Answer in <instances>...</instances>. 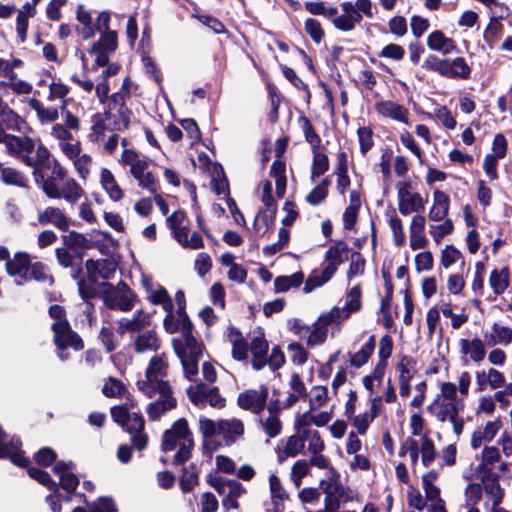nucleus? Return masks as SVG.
Wrapping results in <instances>:
<instances>
[{
	"label": "nucleus",
	"mask_w": 512,
	"mask_h": 512,
	"mask_svg": "<svg viewBox=\"0 0 512 512\" xmlns=\"http://www.w3.org/2000/svg\"><path fill=\"white\" fill-rule=\"evenodd\" d=\"M501 458L500 451L495 446H485L481 452V462L477 467L478 473H490L493 466Z\"/></svg>",
	"instance_id": "nucleus-46"
},
{
	"label": "nucleus",
	"mask_w": 512,
	"mask_h": 512,
	"mask_svg": "<svg viewBox=\"0 0 512 512\" xmlns=\"http://www.w3.org/2000/svg\"><path fill=\"white\" fill-rule=\"evenodd\" d=\"M312 153L311 179L314 181L329 169V158L326 154L320 152L319 148L312 150Z\"/></svg>",
	"instance_id": "nucleus-55"
},
{
	"label": "nucleus",
	"mask_w": 512,
	"mask_h": 512,
	"mask_svg": "<svg viewBox=\"0 0 512 512\" xmlns=\"http://www.w3.org/2000/svg\"><path fill=\"white\" fill-rule=\"evenodd\" d=\"M118 37L116 31L110 30L102 32L101 37L92 45V51L103 50L112 53L116 50Z\"/></svg>",
	"instance_id": "nucleus-54"
},
{
	"label": "nucleus",
	"mask_w": 512,
	"mask_h": 512,
	"mask_svg": "<svg viewBox=\"0 0 512 512\" xmlns=\"http://www.w3.org/2000/svg\"><path fill=\"white\" fill-rule=\"evenodd\" d=\"M387 223L392 232L393 243L396 247H401L406 242V235L402 220L398 217L394 209H390L385 213Z\"/></svg>",
	"instance_id": "nucleus-41"
},
{
	"label": "nucleus",
	"mask_w": 512,
	"mask_h": 512,
	"mask_svg": "<svg viewBox=\"0 0 512 512\" xmlns=\"http://www.w3.org/2000/svg\"><path fill=\"white\" fill-rule=\"evenodd\" d=\"M304 280L302 272H295L289 276H278L274 280L275 291L278 293L286 292L291 288L299 287Z\"/></svg>",
	"instance_id": "nucleus-51"
},
{
	"label": "nucleus",
	"mask_w": 512,
	"mask_h": 512,
	"mask_svg": "<svg viewBox=\"0 0 512 512\" xmlns=\"http://www.w3.org/2000/svg\"><path fill=\"white\" fill-rule=\"evenodd\" d=\"M158 398L148 404L146 412L150 420H158L167 411L173 409L177 405V400L172 395V388L169 392H156Z\"/></svg>",
	"instance_id": "nucleus-21"
},
{
	"label": "nucleus",
	"mask_w": 512,
	"mask_h": 512,
	"mask_svg": "<svg viewBox=\"0 0 512 512\" xmlns=\"http://www.w3.org/2000/svg\"><path fill=\"white\" fill-rule=\"evenodd\" d=\"M445 66L444 77L468 79L471 74L470 66L462 57H457L453 60L447 59Z\"/></svg>",
	"instance_id": "nucleus-42"
},
{
	"label": "nucleus",
	"mask_w": 512,
	"mask_h": 512,
	"mask_svg": "<svg viewBox=\"0 0 512 512\" xmlns=\"http://www.w3.org/2000/svg\"><path fill=\"white\" fill-rule=\"evenodd\" d=\"M9 154L17 156L23 163L32 168L46 166L51 156L49 150L39 144L35 149V143L30 137L9 135L4 143Z\"/></svg>",
	"instance_id": "nucleus-2"
},
{
	"label": "nucleus",
	"mask_w": 512,
	"mask_h": 512,
	"mask_svg": "<svg viewBox=\"0 0 512 512\" xmlns=\"http://www.w3.org/2000/svg\"><path fill=\"white\" fill-rule=\"evenodd\" d=\"M375 109L383 117H387L395 121L408 124V109L394 101H379L375 104Z\"/></svg>",
	"instance_id": "nucleus-27"
},
{
	"label": "nucleus",
	"mask_w": 512,
	"mask_h": 512,
	"mask_svg": "<svg viewBox=\"0 0 512 512\" xmlns=\"http://www.w3.org/2000/svg\"><path fill=\"white\" fill-rule=\"evenodd\" d=\"M175 353L180 359L200 358L202 356V344L191 334V331L172 339Z\"/></svg>",
	"instance_id": "nucleus-15"
},
{
	"label": "nucleus",
	"mask_w": 512,
	"mask_h": 512,
	"mask_svg": "<svg viewBox=\"0 0 512 512\" xmlns=\"http://www.w3.org/2000/svg\"><path fill=\"white\" fill-rule=\"evenodd\" d=\"M199 431L205 444H207V440L220 436L226 445H232L244 435L245 425L241 419L236 417L214 421L202 416L199 419Z\"/></svg>",
	"instance_id": "nucleus-3"
},
{
	"label": "nucleus",
	"mask_w": 512,
	"mask_h": 512,
	"mask_svg": "<svg viewBox=\"0 0 512 512\" xmlns=\"http://www.w3.org/2000/svg\"><path fill=\"white\" fill-rule=\"evenodd\" d=\"M329 400L328 389L326 386H314L309 393V408L318 411L326 405Z\"/></svg>",
	"instance_id": "nucleus-58"
},
{
	"label": "nucleus",
	"mask_w": 512,
	"mask_h": 512,
	"mask_svg": "<svg viewBox=\"0 0 512 512\" xmlns=\"http://www.w3.org/2000/svg\"><path fill=\"white\" fill-rule=\"evenodd\" d=\"M406 454L409 455L413 467L417 465L419 458H421L423 466L428 467L436 460L438 451L430 436L422 435L419 439L408 437L403 441L399 455Z\"/></svg>",
	"instance_id": "nucleus-6"
},
{
	"label": "nucleus",
	"mask_w": 512,
	"mask_h": 512,
	"mask_svg": "<svg viewBox=\"0 0 512 512\" xmlns=\"http://www.w3.org/2000/svg\"><path fill=\"white\" fill-rule=\"evenodd\" d=\"M252 354V367L255 370L262 369L267 364L268 342L261 334L252 338L250 344Z\"/></svg>",
	"instance_id": "nucleus-31"
},
{
	"label": "nucleus",
	"mask_w": 512,
	"mask_h": 512,
	"mask_svg": "<svg viewBox=\"0 0 512 512\" xmlns=\"http://www.w3.org/2000/svg\"><path fill=\"white\" fill-rule=\"evenodd\" d=\"M7 440V435L0 428V458L8 457L13 464L21 467L26 466L29 461L20 451V440L16 437H12L8 443Z\"/></svg>",
	"instance_id": "nucleus-18"
},
{
	"label": "nucleus",
	"mask_w": 512,
	"mask_h": 512,
	"mask_svg": "<svg viewBox=\"0 0 512 512\" xmlns=\"http://www.w3.org/2000/svg\"><path fill=\"white\" fill-rule=\"evenodd\" d=\"M73 166L75 170L77 171L79 177L82 180H86L88 175L90 174L92 165H93V159L91 155L86 153H79L78 156H76L73 160Z\"/></svg>",
	"instance_id": "nucleus-63"
},
{
	"label": "nucleus",
	"mask_w": 512,
	"mask_h": 512,
	"mask_svg": "<svg viewBox=\"0 0 512 512\" xmlns=\"http://www.w3.org/2000/svg\"><path fill=\"white\" fill-rule=\"evenodd\" d=\"M100 183L112 201L117 202L123 198V190L120 188L113 173L109 169H101Z\"/></svg>",
	"instance_id": "nucleus-38"
},
{
	"label": "nucleus",
	"mask_w": 512,
	"mask_h": 512,
	"mask_svg": "<svg viewBox=\"0 0 512 512\" xmlns=\"http://www.w3.org/2000/svg\"><path fill=\"white\" fill-rule=\"evenodd\" d=\"M137 353L156 351L159 348V339L154 331H145L138 334L134 340Z\"/></svg>",
	"instance_id": "nucleus-45"
},
{
	"label": "nucleus",
	"mask_w": 512,
	"mask_h": 512,
	"mask_svg": "<svg viewBox=\"0 0 512 512\" xmlns=\"http://www.w3.org/2000/svg\"><path fill=\"white\" fill-rule=\"evenodd\" d=\"M36 9L30 5H23L18 11L16 18V33L20 43H24L27 38L29 19L34 17Z\"/></svg>",
	"instance_id": "nucleus-44"
},
{
	"label": "nucleus",
	"mask_w": 512,
	"mask_h": 512,
	"mask_svg": "<svg viewBox=\"0 0 512 512\" xmlns=\"http://www.w3.org/2000/svg\"><path fill=\"white\" fill-rule=\"evenodd\" d=\"M150 317L143 311H137L131 319L123 318L119 321V332H138L149 325Z\"/></svg>",
	"instance_id": "nucleus-40"
},
{
	"label": "nucleus",
	"mask_w": 512,
	"mask_h": 512,
	"mask_svg": "<svg viewBox=\"0 0 512 512\" xmlns=\"http://www.w3.org/2000/svg\"><path fill=\"white\" fill-rule=\"evenodd\" d=\"M449 208V196L441 190H435L433 192V203L428 212V219L432 222H441L448 219Z\"/></svg>",
	"instance_id": "nucleus-26"
},
{
	"label": "nucleus",
	"mask_w": 512,
	"mask_h": 512,
	"mask_svg": "<svg viewBox=\"0 0 512 512\" xmlns=\"http://www.w3.org/2000/svg\"><path fill=\"white\" fill-rule=\"evenodd\" d=\"M150 162L148 157L133 149H125L120 158V163L129 167L130 175L137 181L140 188L156 193L158 185L154 175L149 171Z\"/></svg>",
	"instance_id": "nucleus-5"
},
{
	"label": "nucleus",
	"mask_w": 512,
	"mask_h": 512,
	"mask_svg": "<svg viewBox=\"0 0 512 512\" xmlns=\"http://www.w3.org/2000/svg\"><path fill=\"white\" fill-rule=\"evenodd\" d=\"M53 470L59 476L61 487L67 492L74 491L79 485V479L73 473V463L71 461L57 462Z\"/></svg>",
	"instance_id": "nucleus-30"
},
{
	"label": "nucleus",
	"mask_w": 512,
	"mask_h": 512,
	"mask_svg": "<svg viewBox=\"0 0 512 512\" xmlns=\"http://www.w3.org/2000/svg\"><path fill=\"white\" fill-rule=\"evenodd\" d=\"M454 231V223L451 219H444L441 222H434L429 225V235L436 244H440L444 237L451 235Z\"/></svg>",
	"instance_id": "nucleus-50"
},
{
	"label": "nucleus",
	"mask_w": 512,
	"mask_h": 512,
	"mask_svg": "<svg viewBox=\"0 0 512 512\" xmlns=\"http://www.w3.org/2000/svg\"><path fill=\"white\" fill-rule=\"evenodd\" d=\"M211 486L218 492V494L225 498L241 497L245 492V488L236 480H227L216 478L211 481Z\"/></svg>",
	"instance_id": "nucleus-33"
},
{
	"label": "nucleus",
	"mask_w": 512,
	"mask_h": 512,
	"mask_svg": "<svg viewBox=\"0 0 512 512\" xmlns=\"http://www.w3.org/2000/svg\"><path fill=\"white\" fill-rule=\"evenodd\" d=\"M375 336L371 335L367 342L350 358V364L355 368H360L365 365L375 349Z\"/></svg>",
	"instance_id": "nucleus-48"
},
{
	"label": "nucleus",
	"mask_w": 512,
	"mask_h": 512,
	"mask_svg": "<svg viewBox=\"0 0 512 512\" xmlns=\"http://www.w3.org/2000/svg\"><path fill=\"white\" fill-rule=\"evenodd\" d=\"M168 371V361L165 355L153 356L145 370L144 379L137 381V388L149 398L156 396V392H169L170 384L164 378Z\"/></svg>",
	"instance_id": "nucleus-4"
},
{
	"label": "nucleus",
	"mask_w": 512,
	"mask_h": 512,
	"mask_svg": "<svg viewBox=\"0 0 512 512\" xmlns=\"http://www.w3.org/2000/svg\"><path fill=\"white\" fill-rule=\"evenodd\" d=\"M305 449L303 440L300 434H294L281 441V446L278 450V458L282 461L290 457H296Z\"/></svg>",
	"instance_id": "nucleus-36"
},
{
	"label": "nucleus",
	"mask_w": 512,
	"mask_h": 512,
	"mask_svg": "<svg viewBox=\"0 0 512 512\" xmlns=\"http://www.w3.org/2000/svg\"><path fill=\"white\" fill-rule=\"evenodd\" d=\"M484 340L488 345H504L512 343V328L495 322L490 332L484 334Z\"/></svg>",
	"instance_id": "nucleus-34"
},
{
	"label": "nucleus",
	"mask_w": 512,
	"mask_h": 512,
	"mask_svg": "<svg viewBox=\"0 0 512 512\" xmlns=\"http://www.w3.org/2000/svg\"><path fill=\"white\" fill-rule=\"evenodd\" d=\"M330 181L327 178L321 180V182L315 186L309 194L306 196V202L312 206H317L322 203L327 195Z\"/></svg>",
	"instance_id": "nucleus-57"
},
{
	"label": "nucleus",
	"mask_w": 512,
	"mask_h": 512,
	"mask_svg": "<svg viewBox=\"0 0 512 512\" xmlns=\"http://www.w3.org/2000/svg\"><path fill=\"white\" fill-rule=\"evenodd\" d=\"M345 303L342 307L334 306L328 313L330 320H334L337 324L343 323L349 319L354 313L362 309V288L360 284H356L349 288L344 295Z\"/></svg>",
	"instance_id": "nucleus-8"
},
{
	"label": "nucleus",
	"mask_w": 512,
	"mask_h": 512,
	"mask_svg": "<svg viewBox=\"0 0 512 512\" xmlns=\"http://www.w3.org/2000/svg\"><path fill=\"white\" fill-rule=\"evenodd\" d=\"M227 338L232 345V356L235 360L243 361L248 356V346L242 334L234 327L228 329Z\"/></svg>",
	"instance_id": "nucleus-39"
},
{
	"label": "nucleus",
	"mask_w": 512,
	"mask_h": 512,
	"mask_svg": "<svg viewBox=\"0 0 512 512\" xmlns=\"http://www.w3.org/2000/svg\"><path fill=\"white\" fill-rule=\"evenodd\" d=\"M30 258L27 253H16L12 259L6 262V271L13 277L17 285L24 284L28 279Z\"/></svg>",
	"instance_id": "nucleus-19"
},
{
	"label": "nucleus",
	"mask_w": 512,
	"mask_h": 512,
	"mask_svg": "<svg viewBox=\"0 0 512 512\" xmlns=\"http://www.w3.org/2000/svg\"><path fill=\"white\" fill-rule=\"evenodd\" d=\"M459 351L465 360H471L479 363L486 356L485 343L482 339L475 337L472 339L462 338L458 342Z\"/></svg>",
	"instance_id": "nucleus-25"
},
{
	"label": "nucleus",
	"mask_w": 512,
	"mask_h": 512,
	"mask_svg": "<svg viewBox=\"0 0 512 512\" xmlns=\"http://www.w3.org/2000/svg\"><path fill=\"white\" fill-rule=\"evenodd\" d=\"M167 315L164 318V328L166 332L174 334L180 332L184 335L191 331L192 323L185 312V307L180 306L176 311L167 310Z\"/></svg>",
	"instance_id": "nucleus-16"
},
{
	"label": "nucleus",
	"mask_w": 512,
	"mask_h": 512,
	"mask_svg": "<svg viewBox=\"0 0 512 512\" xmlns=\"http://www.w3.org/2000/svg\"><path fill=\"white\" fill-rule=\"evenodd\" d=\"M337 324L336 321L330 320L329 313H322L318 319L310 326V330L306 337V345L309 348L323 345L328 336V326Z\"/></svg>",
	"instance_id": "nucleus-17"
},
{
	"label": "nucleus",
	"mask_w": 512,
	"mask_h": 512,
	"mask_svg": "<svg viewBox=\"0 0 512 512\" xmlns=\"http://www.w3.org/2000/svg\"><path fill=\"white\" fill-rule=\"evenodd\" d=\"M29 106L36 112L37 118L42 125L54 123L59 119V111L56 107H46L36 98L29 99Z\"/></svg>",
	"instance_id": "nucleus-43"
},
{
	"label": "nucleus",
	"mask_w": 512,
	"mask_h": 512,
	"mask_svg": "<svg viewBox=\"0 0 512 512\" xmlns=\"http://www.w3.org/2000/svg\"><path fill=\"white\" fill-rule=\"evenodd\" d=\"M415 363L413 358L403 356L396 365V371L399 373V393L402 397H407L410 394V381L416 373Z\"/></svg>",
	"instance_id": "nucleus-23"
},
{
	"label": "nucleus",
	"mask_w": 512,
	"mask_h": 512,
	"mask_svg": "<svg viewBox=\"0 0 512 512\" xmlns=\"http://www.w3.org/2000/svg\"><path fill=\"white\" fill-rule=\"evenodd\" d=\"M298 121L301 125L304 138L311 145V149L315 150L316 148H319L321 138L316 133L311 121L305 116H301Z\"/></svg>",
	"instance_id": "nucleus-61"
},
{
	"label": "nucleus",
	"mask_w": 512,
	"mask_h": 512,
	"mask_svg": "<svg viewBox=\"0 0 512 512\" xmlns=\"http://www.w3.org/2000/svg\"><path fill=\"white\" fill-rule=\"evenodd\" d=\"M280 410L270 405L267 412L259 414L258 423L261 430L269 438H275L282 433V422L279 417Z\"/></svg>",
	"instance_id": "nucleus-20"
},
{
	"label": "nucleus",
	"mask_w": 512,
	"mask_h": 512,
	"mask_svg": "<svg viewBox=\"0 0 512 512\" xmlns=\"http://www.w3.org/2000/svg\"><path fill=\"white\" fill-rule=\"evenodd\" d=\"M489 285L495 294H502L509 285L508 269L504 268L500 271L497 269L493 270L489 277Z\"/></svg>",
	"instance_id": "nucleus-52"
},
{
	"label": "nucleus",
	"mask_w": 512,
	"mask_h": 512,
	"mask_svg": "<svg viewBox=\"0 0 512 512\" xmlns=\"http://www.w3.org/2000/svg\"><path fill=\"white\" fill-rule=\"evenodd\" d=\"M303 444L307 443V450L309 453L323 452L325 449V443L321 437V434L317 430L307 431L301 434Z\"/></svg>",
	"instance_id": "nucleus-60"
},
{
	"label": "nucleus",
	"mask_w": 512,
	"mask_h": 512,
	"mask_svg": "<svg viewBox=\"0 0 512 512\" xmlns=\"http://www.w3.org/2000/svg\"><path fill=\"white\" fill-rule=\"evenodd\" d=\"M1 180L7 185L18 187H25L28 181L24 174L11 167L2 168Z\"/></svg>",
	"instance_id": "nucleus-62"
},
{
	"label": "nucleus",
	"mask_w": 512,
	"mask_h": 512,
	"mask_svg": "<svg viewBox=\"0 0 512 512\" xmlns=\"http://www.w3.org/2000/svg\"><path fill=\"white\" fill-rule=\"evenodd\" d=\"M51 329L54 343L58 349L72 348L76 351L83 349L82 339L72 330L68 321L53 322Z\"/></svg>",
	"instance_id": "nucleus-10"
},
{
	"label": "nucleus",
	"mask_w": 512,
	"mask_h": 512,
	"mask_svg": "<svg viewBox=\"0 0 512 512\" xmlns=\"http://www.w3.org/2000/svg\"><path fill=\"white\" fill-rule=\"evenodd\" d=\"M439 474L435 470H430L422 476V488L427 501L440 497V488L436 485Z\"/></svg>",
	"instance_id": "nucleus-49"
},
{
	"label": "nucleus",
	"mask_w": 512,
	"mask_h": 512,
	"mask_svg": "<svg viewBox=\"0 0 512 512\" xmlns=\"http://www.w3.org/2000/svg\"><path fill=\"white\" fill-rule=\"evenodd\" d=\"M194 447L192 433L188 427V422L184 418L178 419L172 427L166 430L162 436V449L172 451L178 448L174 455V464L185 463L191 457V451Z\"/></svg>",
	"instance_id": "nucleus-1"
},
{
	"label": "nucleus",
	"mask_w": 512,
	"mask_h": 512,
	"mask_svg": "<svg viewBox=\"0 0 512 512\" xmlns=\"http://www.w3.org/2000/svg\"><path fill=\"white\" fill-rule=\"evenodd\" d=\"M455 406L464 408V401L458 397L457 386L453 382H443L440 385V394L430 406Z\"/></svg>",
	"instance_id": "nucleus-28"
},
{
	"label": "nucleus",
	"mask_w": 512,
	"mask_h": 512,
	"mask_svg": "<svg viewBox=\"0 0 512 512\" xmlns=\"http://www.w3.org/2000/svg\"><path fill=\"white\" fill-rule=\"evenodd\" d=\"M321 487L325 493V506L328 510H336L341 502L348 500V494L344 486L338 482V475L331 474L328 480L322 481Z\"/></svg>",
	"instance_id": "nucleus-13"
},
{
	"label": "nucleus",
	"mask_w": 512,
	"mask_h": 512,
	"mask_svg": "<svg viewBox=\"0 0 512 512\" xmlns=\"http://www.w3.org/2000/svg\"><path fill=\"white\" fill-rule=\"evenodd\" d=\"M398 210L403 216L411 213H421L425 208L423 197L412 190L410 181H400L396 184Z\"/></svg>",
	"instance_id": "nucleus-9"
},
{
	"label": "nucleus",
	"mask_w": 512,
	"mask_h": 512,
	"mask_svg": "<svg viewBox=\"0 0 512 512\" xmlns=\"http://www.w3.org/2000/svg\"><path fill=\"white\" fill-rule=\"evenodd\" d=\"M210 387L199 383L187 388L186 392L189 400L196 406L204 407L207 404V395Z\"/></svg>",
	"instance_id": "nucleus-59"
},
{
	"label": "nucleus",
	"mask_w": 512,
	"mask_h": 512,
	"mask_svg": "<svg viewBox=\"0 0 512 512\" xmlns=\"http://www.w3.org/2000/svg\"><path fill=\"white\" fill-rule=\"evenodd\" d=\"M269 487H270L272 502H273L275 508H274V511L267 509V512H283L280 502L285 498L286 494L281 485L279 478L274 474L270 475V477H269Z\"/></svg>",
	"instance_id": "nucleus-53"
},
{
	"label": "nucleus",
	"mask_w": 512,
	"mask_h": 512,
	"mask_svg": "<svg viewBox=\"0 0 512 512\" xmlns=\"http://www.w3.org/2000/svg\"><path fill=\"white\" fill-rule=\"evenodd\" d=\"M482 490L489 495L493 506H498L503 499V490L500 487L498 477L493 473H482Z\"/></svg>",
	"instance_id": "nucleus-37"
},
{
	"label": "nucleus",
	"mask_w": 512,
	"mask_h": 512,
	"mask_svg": "<svg viewBox=\"0 0 512 512\" xmlns=\"http://www.w3.org/2000/svg\"><path fill=\"white\" fill-rule=\"evenodd\" d=\"M326 268L322 267L320 270H313L305 281L303 291L305 293H311L315 289L322 287L324 284L330 281L334 273L326 274Z\"/></svg>",
	"instance_id": "nucleus-47"
},
{
	"label": "nucleus",
	"mask_w": 512,
	"mask_h": 512,
	"mask_svg": "<svg viewBox=\"0 0 512 512\" xmlns=\"http://www.w3.org/2000/svg\"><path fill=\"white\" fill-rule=\"evenodd\" d=\"M134 300V294L124 283L104 294V302L108 308L123 312L130 311L134 307Z\"/></svg>",
	"instance_id": "nucleus-12"
},
{
	"label": "nucleus",
	"mask_w": 512,
	"mask_h": 512,
	"mask_svg": "<svg viewBox=\"0 0 512 512\" xmlns=\"http://www.w3.org/2000/svg\"><path fill=\"white\" fill-rule=\"evenodd\" d=\"M464 408L455 406H429L430 412L436 417L437 421L441 423L448 422L452 426L453 433L457 438L463 433L465 421L461 412Z\"/></svg>",
	"instance_id": "nucleus-11"
},
{
	"label": "nucleus",
	"mask_w": 512,
	"mask_h": 512,
	"mask_svg": "<svg viewBox=\"0 0 512 512\" xmlns=\"http://www.w3.org/2000/svg\"><path fill=\"white\" fill-rule=\"evenodd\" d=\"M268 388L261 385L258 389H249L239 394L238 405L244 409L260 414L266 406Z\"/></svg>",
	"instance_id": "nucleus-14"
},
{
	"label": "nucleus",
	"mask_w": 512,
	"mask_h": 512,
	"mask_svg": "<svg viewBox=\"0 0 512 512\" xmlns=\"http://www.w3.org/2000/svg\"><path fill=\"white\" fill-rule=\"evenodd\" d=\"M348 246L344 242H338L331 246L325 253L322 267L326 268V274L336 273L338 266L343 262V254L347 253Z\"/></svg>",
	"instance_id": "nucleus-32"
},
{
	"label": "nucleus",
	"mask_w": 512,
	"mask_h": 512,
	"mask_svg": "<svg viewBox=\"0 0 512 512\" xmlns=\"http://www.w3.org/2000/svg\"><path fill=\"white\" fill-rule=\"evenodd\" d=\"M41 189L48 198H63L70 205H75L84 195V189L72 177L65 178L61 182V187L51 180H43L41 181Z\"/></svg>",
	"instance_id": "nucleus-7"
},
{
	"label": "nucleus",
	"mask_w": 512,
	"mask_h": 512,
	"mask_svg": "<svg viewBox=\"0 0 512 512\" xmlns=\"http://www.w3.org/2000/svg\"><path fill=\"white\" fill-rule=\"evenodd\" d=\"M189 225L185 223L180 228L172 232L175 240L183 247L191 250H197L204 247V241L199 232L194 231L189 237Z\"/></svg>",
	"instance_id": "nucleus-29"
},
{
	"label": "nucleus",
	"mask_w": 512,
	"mask_h": 512,
	"mask_svg": "<svg viewBox=\"0 0 512 512\" xmlns=\"http://www.w3.org/2000/svg\"><path fill=\"white\" fill-rule=\"evenodd\" d=\"M427 46L432 51L450 54L456 49L453 39L448 38L440 30L433 31L427 37Z\"/></svg>",
	"instance_id": "nucleus-35"
},
{
	"label": "nucleus",
	"mask_w": 512,
	"mask_h": 512,
	"mask_svg": "<svg viewBox=\"0 0 512 512\" xmlns=\"http://www.w3.org/2000/svg\"><path fill=\"white\" fill-rule=\"evenodd\" d=\"M38 221L42 225L51 224L61 231H67L72 223L62 209L54 206H48L39 212Z\"/></svg>",
	"instance_id": "nucleus-24"
},
{
	"label": "nucleus",
	"mask_w": 512,
	"mask_h": 512,
	"mask_svg": "<svg viewBox=\"0 0 512 512\" xmlns=\"http://www.w3.org/2000/svg\"><path fill=\"white\" fill-rule=\"evenodd\" d=\"M48 101H55L57 99L62 101L61 109L65 110L67 106L66 97L70 92V88L62 83L60 80H53L49 85Z\"/></svg>",
	"instance_id": "nucleus-56"
},
{
	"label": "nucleus",
	"mask_w": 512,
	"mask_h": 512,
	"mask_svg": "<svg viewBox=\"0 0 512 512\" xmlns=\"http://www.w3.org/2000/svg\"><path fill=\"white\" fill-rule=\"evenodd\" d=\"M211 186L213 191L218 195L228 193V180L224 176L223 169L220 165H213Z\"/></svg>",
	"instance_id": "nucleus-64"
},
{
	"label": "nucleus",
	"mask_w": 512,
	"mask_h": 512,
	"mask_svg": "<svg viewBox=\"0 0 512 512\" xmlns=\"http://www.w3.org/2000/svg\"><path fill=\"white\" fill-rule=\"evenodd\" d=\"M89 280L96 283L98 279H110L116 272V265L107 259L87 260L85 263Z\"/></svg>",
	"instance_id": "nucleus-22"
}]
</instances>
